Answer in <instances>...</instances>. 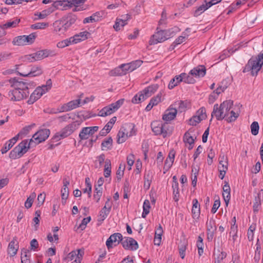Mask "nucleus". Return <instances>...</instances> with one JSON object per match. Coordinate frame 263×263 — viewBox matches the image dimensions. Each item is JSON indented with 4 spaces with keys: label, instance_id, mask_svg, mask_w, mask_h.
Instances as JSON below:
<instances>
[{
    "label": "nucleus",
    "instance_id": "nucleus-1",
    "mask_svg": "<svg viewBox=\"0 0 263 263\" xmlns=\"http://www.w3.org/2000/svg\"><path fill=\"white\" fill-rule=\"evenodd\" d=\"M77 20V16L72 14L64 16L53 23L54 31L59 35L63 34Z\"/></svg>",
    "mask_w": 263,
    "mask_h": 263
},
{
    "label": "nucleus",
    "instance_id": "nucleus-2",
    "mask_svg": "<svg viewBox=\"0 0 263 263\" xmlns=\"http://www.w3.org/2000/svg\"><path fill=\"white\" fill-rule=\"evenodd\" d=\"M263 65V53L260 52L256 57H252L243 69V73L251 72L252 76H256Z\"/></svg>",
    "mask_w": 263,
    "mask_h": 263
},
{
    "label": "nucleus",
    "instance_id": "nucleus-3",
    "mask_svg": "<svg viewBox=\"0 0 263 263\" xmlns=\"http://www.w3.org/2000/svg\"><path fill=\"white\" fill-rule=\"evenodd\" d=\"M34 141L32 139L28 142L27 140H23L15 146L10 153L9 157L12 159H16L22 157L31 147H33Z\"/></svg>",
    "mask_w": 263,
    "mask_h": 263
},
{
    "label": "nucleus",
    "instance_id": "nucleus-4",
    "mask_svg": "<svg viewBox=\"0 0 263 263\" xmlns=\"http://www.w3.org/2000/svg\"><path fill=\"white\" fill-rule=\"evenodd\" d=\"M86 0H63L57 1L53 3V6L54 8H59V6H63L64 9H67V8H71L74 6L73 11H79L83 10V7L81 5L83 4Z\"/></svg>",
    "mask_w": 263,
    "mask_h": 263
},
{
    "label": "nucleus",
    "instance_id": "nucleus-5",
    "mask_svg": "<svg viewBox=\"0 0 263 263\" xmlns=\"http://www.w3.org/2000/svg\"><path fill=\"white\" fill-rule=\"evenodd\" d=\"M80 125V122L76 121L66 126L60 132L57 133L52 138L53 142L58 141L70 135Z\"/></svg>",
    "mask_w": 263,
    "mask_h": 263
},
{
    "label": "nucleus",
    "instance_id": "nucleus-6",
    "mask_svg": "<svg viewBox=\"0 0 263 263\" xmlns=\"http://www.w3.org/2000/svg\"><path fill=\"white\" fill-rule=\"evenodd\" d=\"M124 99H121L115 103H112L103 107L99 112V115L101 117H106L115 112L123 104Z\"/></svg>",
    "mask_w": 263,
    "mask_h": 263
},
{
    "label": "nucleus",
    "instance_id": "nucleus-7",
    "mask_svg": "<svg viewBox=\"0 0 263 263\" xmlns=\"http://www.w3.org/2000/svg\"><path fill=\"white\" fill-rule=\"evenodd\" d=\"M172 29H173L168 30H160L157 32L153 35V39L150 41V44H156L168 39L174 32V31H172Z\"/></svg>",
    "mask_w": 263,
    "mask_h": 263
},
{
    "label": "nucleus",
    "instance_id": "nucleus-8",
    "mask_svg": "<svg viewBox=\"0 0 263 263\" xmlns=\"http://www.w3.org/2000/svg\"><path fill=\"white\" fill-rule=\"evenodd\" d=\"M9 82L11 84V86L14 89L26 90V91H28L29 86H33L34 84L33 82L30 83L20 81V79L17 78H13L9 79Z\"/></svg>",
    "mask_w": 263,
    "mask_h": 263
},
{
    "label": "nucleus",
    "instance_id": "nucleus-9",
    "mask_svg": "<svg viewBox=\"0 0 263 263\" xmlns=\"http://www.w3.org/2000/svg\"><path fill=\"white\" fill-rule=\"evenodd\" d=\"M50 134V131L48 129H42L35 133L32 138L34 141L33 146L45 141L48 138Z\"/></svg>",
    "mask_w": 263,
    "mask_h": 263
},
{
    "label": "nucleus",
    "instance_id": "nucleus-10",
    "mask_svg": "<svg viewBox=\"0 0 263 263\" xmlns=\"http://www.w3.org/2000/svg\"><path fill=\"white\" fill-rule=\"evenodd\" d=\"M29 91L18 90L14 88L13 90L9 91L8 96L11 101H20L26 98L29 96Z\"/></svg>",
    "mask_w": 263,
    "mask_h": 263
},
{
    "label": "nucleus",
    "instance_id": "nucleus-11",
    "mask_svg": "<svg viewBox=\"0 0 263 263\" xmlns=\"http://www.w3.org/2000/svg\"><path fill=\"white\" fill-rule=\"evenodd\" d=\"M167 123H161L158 122H153L151 123V127L155 135H162L165 137L167 135Z\"/></svg>",
    "mask_w": 263,
    "mask_h": 263
},
{
    "label": "nucleus",
    "instance_id": "nucleus-12",
    "mask_svg": "<svg viewBox=\"0 0 263 263\" xmlns=\"http://www.w3.org/2000/svg\"><path fill=\"white\" fill-rule=\"evenodd\" d=\"M83 254V251L81 250L73 251L68 254L65 259L68 261L73 260L72 263H81Z\"/></svg>",
    "mask_w": 263,
    "mask_h": 263
},
{
    "label": "nucleus",
    "instance_id": "nucleus-13",
    "mask_svg": "<svg viewBox=\"0 0 263 263\" xmlns=\"http://www.w3.org/2000/svg\"><path fill=\"white\" fill-rule=\"evenodd\" d=\"M122 240V235L120 233H114L107 239L106 245L108 249L114 246H117Z\"/></svg>",
    "mask_w": 263,
    "mask_h": 263
},
{
    "label": "nucleus",
    "instance_id": "nucleus-14",
    "mask_svg": "<svg viewBox=\"0 0 263 263\" xmlns=\"http://www.w3.org/2000/svg\"><path fill=\"white\" fill-rule=\"evenodd\" d=\"M81 103L80 99L71 101L67 103L63 104L58 112H67L78 107Z\"/></svg>",
    "mask_w": 263,
    "mask_h": 263
},
{
    "label": "nucleus",
    "instance_id": "nucleus-15",
    "mask_svg": "<svg viewBox=\"0 0 263 263\" xmlns=\"http://www.w3.org/2000/svg\"><path fill=\"white\" fill-rule=\"evenodd\" d=\"M173 105H171L164 112L162 116V119L166 122H170L174 120L176 117L177 110L173 107Z\"/></svg>",
    "mask_w": 263,
    "mask_h": 263
},
{
    "label": "nucleus",
    "instance_id": "nucleus-16",
    "mask_svg": "<svg viewBox=\"0 0 263 263\" xmlns=\"http://www.w3.org/2000/svg\"><path fill=\"white\" fill-rule=\"evenodd\" d=\"M18 243L16 237L13 238L12 240L9 243L7 252L10 257L15 256L18 249Z\"/></svg>",
    "mask_w": 263,
    "mask_h": 263
},
{
    "label": "nucleus",
    "instance_id": "nucleus-17",
    "mask_svg": "<svg viewBox=\"0 0 263 263\" xmlns=\"http://www.w3.org/2000/svg\"><path fill=\"white\" fill-rule=\"evenodd\" d=\"M212 118L214 116L217 120H222L226 118V115L224 114V111L222 110V107L221 104L219 106L218 104H215L213 107V110L212 112ZM212 118H211V121Z\"/></svg>",
    "mask_w": 263,
    "mask_h": 263
},
{
    "label": "nucleus",
    "instance_id": "nucleus-18",
    "mask_svg": "<svg viewBox=\"0 0 263 263\" xmlns=\"http://www.w3.org/2000/svg\"><path fill=\"white\" fill-rule=\"evenodd\" d=\"M206 68L204 65H198L190 70V74L195 78H202L206 74Z\"/></svg>",
    "mask_w": 263,
    "mask_h": 263
},
{
    "label": "nucleus",
    "instance_id": "nucleus-19",
    "mask_svg": "<svg viewBox=\"0 0 263 263\" xmlns=\"http://www.w3.org/2000/svg\"><path fill=\"white\" fill-rule=\"evenodd\" d=\"M44 94V91L40 88H36L31 93L29 100L27 101L28 104H32Z\"/></svg>",
    "mask_w": 263,
    "mask_h": 263
},
{
    "label": "nucleus",
    "instance_id": "nucleus-20",
    "mask_svg": "<svg viewBox=\"0 0 263 263\" xmlns=\"http://www.w3.org/2000/svg\"><path fill=\"white\" fill-rule=\"evenodd\" d=\"M53 54L52 51L47 49L42 50L33 53V55L35 57L36 61L41 60L46 57H48L49 55H52Z\"/></svg>",
    "mask_w": 263,
    "mask_h": 263
},
{
    "label": "nucleus",
    "instance_id": "nucleus-21",
    "mask_svg": "<svg viewBox=\"0 0 263 263\" xmlns=\"http://www.w3.org/2000/svg\"><path fill=\"white\" fill-rule=\"evenodd\" d=\"M117 120L116 117H113L110 119V121L106 124L104 128L100 132L99 135L100 136H106L111 130L113 125Z\"/></svg>",
    "mask_w": 263,
    "mask_h": 263
},
{
    "label": "nucleus",
    "instance_id": "nucleus-22",
    "mask_svg": "<svg viewBox=\"0 0 263 263\" xmlns=\"http://www.w3.org/2000/svg\"><path fill=\"white\" fill-rule=\"evenodd\" d=\"M43 70L41 66H35L31 68L30 71L26 74L18 72L19 74L23 77H36L41 75Z\"/></svg>",
    "mask_w": 263,
    "mask_h": 263
},
{
    "label": "nucleus",
    "instance_id": "nucleus-23",
    "mask_svg": "<svg viewBox=\"0 0 263 263\" xmlns=\"http://www.w3.org/2000/svg\"><path fill=\"white\" fill-rule=\"evenodd\" d=\"M193 218L194 219H198L199 217L200 213V204L197 199L193 200V206L192 209Z\"/></svg>",
    "mask_w": 263,
    "mask_h": 263
},
{
    "label": "nucleus",
    "instance_id": "nucleus-24",
    "mask_svg": "<svg viewBox=\"0 0 263 263\" xmlns=\"http://www.w3.org/2000/svg\"><path fill=\"white\" fill-rule=\"evenodd\" d=\"M230 191L231 189L228 182H225V184L223 186L222 196L227 205H228L231 198Z\"/></svg>",
    "mask_w": 263,
    "mask_h": 263
},
{
    "label": "nucleus",
    "instance_id": "nucleus-25",
    "mask_svg": "<svg viewBox=\"0 0 263 263\" xmlns=\"http://www.w3.org/2000/svg\"><path fill=\"white\" fill-rule=\"evenodd\" d=\"M233 105V102L231 100H227L224 101L221 104L222 107V110L224 111V114L226 115V118H227L230 112V110Z\"/></svg>",
    "mask_w": 263,
    "mask_h": 263
},
{
    "label": "nucleus",
    "instance_id": "nucleus-26",
    "mask_svg": "<svg viewBox=\"0 0 263 263\" xmlns=\"http://www.w3.org/2000/svg\"><path fill=\"white\" fill-rule=\"evenodd\" d=\"M55 9H57L56 8H54L53 6L52 7L48 8L47 10H44L42 11V12L40 13H35L34 14L35 16H37V17H35L33 20L34 21L40 20V19H43L45 18L47 16L49 15L51 13H52L53 11H54Z\"/></svg>",
    "mask_w": 263,
    "mask_h": 263
},
{
    "label": "nucleus",
    "instance_id": "nucleus-27",
    "mask_svg": "<svg viewBox=\"0 0 263 263\" xmlns=\"http://www.w3.org/2000/svg\"><path fill=\"white\" fill-rule=\"evenodd\" d=\"M183 76V74L181 73L179 75L176 76L174 78L171 79L168 84V88L170 89H172L175 86H177L180 83L183 82L182 77Z\"/></svg>",
    "mask_w": 263,
    "mask_h": 263
},
{
    "label": "nucleus",
    "instance_id": "nucleus-28",
    "mask_svg": "<svg viewBox=\"0 0 263 263\" xmlns=\"http://www.w3.org/2000/svg\"><path fill=\"white\" fill-rule=\"evenodd\" d=\"M90 35V33L87 31L81 32L78 34H75L73 36V37L76 41V43H78L81 41H84L88 38V36Z\"/></svg>",
    "mask_w": 263,
    "mask_h": 263
},
{
    "label": "nucleus",
    "instance_id": "nucleus-29",
    "mask_svg": "<svg viewBox=\"0 0 263 263\" xmlns=\"http://www.w3.org/2000/svg\"><path fill=\"white\" fill-rule=\"evenodd\" d=\"M127 138V133H126V129L124 127H122L119 130L117 135L118 143L120 144L125 142Z\"/></svg>",
    "mask_w": 263,
    "mask_h": 263
},
{
    "label": "nucleus",
    "instance_id": "nucleus-30",
    "mask_svg": "<svg viewBox=\"0 0 263 263\" xmlns=\"http://www.w3.org/2000/svg\"><path fill=\"white\" fill-rule=\"evenodd\" d=\"M194 132V129L193 128H190L187 131L184 135L183 136V141L185 143H189V145H191V144H194L195 139L193 137L191 136V134Z\"/></svg>",
    "mask_w": 263,
    "mask_h": 263
},
{
    "label": "nucleus",
    "instance_id": "nucleus-31",
    "mask_svg": "<svg viewBox=\"0 0 263 263\" xmlns=\"http://www.w3.org/2000/svg\"><path fill=\"white\" fill-rule=\"evenodd\" d=\"M74 40L75 39H73V36H72L69 39H67L66 40L59 42L57 44V47L59 48H63L69 46L70 44H76V41H74Z\"/></svg>",
    "mask_w": 263,
    "mask_h": 263
},
{
    "label": "nucleus",
    "instance_id": "nucleus-32",
    "mask_svg": "<svg viewBox=\"0 0 263 263\" xmlns=\"http://www.w3.org/2000/svg\"><path fill=\"white\" fill-rule=\"evenodd\" d=\"M112 145V139L111 137H108L104 139L101 143L102 151H107L111 149Z\"/></svg>",
    "mask_w": 263,
    "mask_h": 263
},
{
    "label": "nucleus",
    "instance_id": "nucleus-33",
    "mask_svg": "<svg viewBox=\"0 0 263 263\" xmlns=\"http://www.w3.org/2000/svg\"><path fill=\"white\" fill-rule=\"evenodd\" d=\"M100 17V13L96 12L93 14L91 16L84 18L83 22L84 24L96 22L99 21Z\"/></svg>",
    "mask_w": 263,
    "mask_h": 263
},
{
    "label": "nucleus",
    "instance_id": "nucleus-34",
    "mask_svg": "<svg viewBox=\"0 0 263 263\" xmlns=\"http://www.w3.org/2000/svg\"><path fill=\"white\" fill-rule=\"evenodd\" d=\"M175 153L174 151H172L170 152L168 156L165 161V166L168 168H170L174 161Z\"/></svg>",
    "mask_w": 263,
    "mask_h": 263
},
{
    "label": "nucleus",
    "instance_id": "nucleus-35",
    "mask_svg": "<svg viewBox=\"0 0 263 263\" xmlns=\"http://www.w3.org/2000/svg\"><path fill=\"white\" fill-rule=\"evenodd\" d=\"M30 252L29 250L23 249L22 250L21 262L22 263H30Z\"/></svg>",
    "mask_w": 263,
    "mask_h": 263
},
{
    "label": "nucleus",
    "instance_id": "nucleus-36",
    "mask_svg": "<svg viewBox=\"0 0 263 263\" xmlns=\"http://www.w3.org/2000/svg\"><path fill=\"white\" fill-rule=\"evenodd\" d=\"M210 7L209 6L208 3L206 1H205V4H203L202 5L198 7L197 8V9L195 11L194 13V16L196 17L199 16Z\"/></svg>",
    "mask_w": 263,
    "mask_h": 263
},
{
    "label": "nucleus",
    "instance_id": "nucleus-37",
    "mask_svg": "<svg viewBox=\"0 0 263 263\" xmlns=\"http://www.w3.org/2000/svg\"><path fill=\"white\" fill-rule=\"evenodd\" d=\"M109 213L110 211L109 210H107L106 207H103L100 212V214L98 216V221L102 222L106 218Z\"/></svg>",
    "mask_w": 263,
    "mask_h": 263
},
{
    "label": "nucleus",
    "instance_id": "nucleus-38",
    "mask_svg": "<svg viewBox=\"0 0 263 263\" xmlns=\"http://www.w3.org/2000/svg\"><path fill=\"white\" fill-rule=\"evenodd\" d=\"M181 74L184 75L182 77L183 82L187 84H194L196 82L194 76L190 74V71L188 74L186 73H181Z\"/></svg>",
    "mask_w": 263,
    "mask_h": 263
},
{
    "label": "nucleus",
    "instance_id": "nucleus-39",
    "mask_svg": "<svg viewBox=\"0 0 263 263\" xmlns=\"http://www.w3.org/2000/svg\"><path fill=\"white\" fill-rule=\"evenodd\" d=\"M90 135L89 128L88 127H83L79 134V138L81 140L87 139Z\"/></svg>",
    "mask_w": 263,
    "mask_h": 263
},
{
    "label": "nucleus",
    "instance_id": "nucleus-40",
    "mask_svg": "<svg viewBox=\"0 0 263 263\" xmlns=\"http://www.w3.org/2000/svg\"><path fill=\"white\" fill-rule=\"evenodd\" d=\"M147 97L145 96L143 91H140L138 94L136 95L133 98V103H139L142 101H143Z\"/></svg>",
    "mask_w": 263,
    "mask_h": 263
},
{
    "label": "nucleus",
    "instance_id": "nucleus-41",
    "mask_svg": "<svg viewBox=\"0 0 263 263\" xmlns=\"http://www.w3.org/2000/svg\"><path fill=\"white\" fill-rule=\"evenodd\" d=\"M158 85H153L149 86L148 87L145 88L144 90H143L144 93L146 97H150L153 93L155 92V91H156V90L158 88Z\"/></svg>",
    "mask_w": 263,
    "mask_h": 263
},
{
    "label": "nucleus",
    "instance_id": "nucleus-42",
    "mask_svg": "<svg viewBox=\"0 0 263 263\" xmlns=\"http://www.w3.org/2000/svg\"><path fill=\"white\" fill-rule=\"evenodd\" d=\"M111 173V161L109 159H106L105 161L104 175L107 178L110 176Z\"/></svg>",
    "mask_w": 263,
    "mask_h": 263
},
{
    "label": "nucleus",
    "instance_id": "nucleus-43",
    "mask_svg": "<svg viewBox=\"0 0 263 263\" xmlns=\"http://www.w3.org/2000/svg\"><path fill=\"white\" fill-rule=\"evenodd\" d=\"M257 193V196L255 197V200L253 204V210L254 212H257L259 210V207L261 204L260 192Z\"/></svg>",
    "mask_w": 263,
    "mask_h": 263
},
{
    "label": "nucleus",
    "instance_id": "nucleus-44",
    "mask_svg": "<svg viewBox=\"0 0 263 263\" xmlns=\"http://www.w3.org/2000/svg\"><path fill=\"white\" fill-rule=\"evenodd\" d=\"M123 248L125 249H132V238L122 236V240L121 241Z\"/></svg>",
    "mask_w": 263,
    "mask_h": 263
},
{
    "label": "nucleus",
    "instance_id": "nucleus-45",
    "mask_svg": "<svg viewBox=\"0 0 263 263\" xmlns=\"http://www.w3.org/2000/svg\"><path fill=\"white\" fill-rule=\"evenodd\" d=\"M24 41L25 43V45H31L34 43L35 38L36 37V35L35 33H32L28 35H24Z\"/></svg>",
    "mask_w": 263,
    "mask_h": 263
},
{
    "label": "nucleus",
    "instance_id": "nucleus-46",
    "mask_svg": "<svg viewBox=\"0 0 263 263\" xmlns=\"http://www.w3.org/2000/svg\"><path fill=\"white\" fill-rule=\"evenodd\" d=\"M12 44L15 46H25V43L23 35H20L15 37L12 41Z\"/></svg>",
    "mask_w": 263,
    "mask_h": 263
},
{
    "label": "nucleus",
    "instance_id": "nucleus-47",
    "mask_svg": "<svg viewBox=\"0 0 263 263\" xmlns=\"http://www.w3.org/2000/svg\"><path fill=\"white\" fill-rule=\"evenodd\" d=\"M20 22V18H15L14 20H10V21L8 22L6 24L3 25V27L5 28L6 29L10 28H14L15 27L18 25V24Z\"/></svg>",
    "mask_w": 263,
    "mask_h": 263
},
{
    "label": "nucleus",
    "instance_id": "nucleus-48",
    "mask_svg": "<svg viewBox=\"0 0 263 263\" xmlns=\"http://www.w3.org/2000/svg\"><path fill=\"white\" fill-rule=\"evenodd\" d=\"M110 76H119L124 75V72L121 69V65L110 70L109 72Z\"/></svg>",
    "mask_w": 263,
    "mask_h": 263
},
{
    "label": "nucleus",
    "instance_id": "nucleus-49",
    "mask_svg": "<svg viewBox=\"0 0 263 263\" xmlns=\"http://www.w3.org/2000/svg\"><path fill=\"white\" fill-rule=\"evenodd\" d=\"M207 232H215L216 226L215 221L211 219L206 222Z\"/></svg>",
    "mask_w": 263,
    "mask_h": 263
},
{
    "label": "nucleus",
    "instance_id": "nucleus-50",
    "mask_svg": "<svg viewBox=\"0 0 263 263\" xmlns=\"http://www.w3.org/2000/svg\"><path fill=\"white\" fill-rule=\"evenodd\" d=\"M150 203L148 200H145L143 203V211L142 214L143 218H145L146 215L149 213Z\"/></svg>",
    "mask_w": 263,
    "mask_h": 263
},
{
    "label": "nucleus",
    "instance_id": "nucleus-51",
    "mask_svg": "<svg viewBox=\"0 0 263 263\" xmlns=\"http://www.w3.org/2000/svg\"><path fill=\"white\" fill-rule=\"evenodd\" d=\"M36 197V194L35 193H32L29 196V197L27 199L26 202H25V206L27 209H29L31 207L32 204L33 203V200Z\"/></svg>",
    "mask_w": 263,
    "mask_h": 263
},
{
    "label": "nucleus",
    "instance_id": "nucleus-52",
    "mask_svg": "<svg viewBox=\"0 0 263 263\" xmlns=\"http://www.w3.org/2000/svg\"><path fill=\"white\" fill-rule=\"evenodd\" d=\"M172 188L173 190V199L175 202H178L179 198V185H177V183L172 185Z\"/></svg>",
    "mask_w": 263,
    "mask_h": 263
},
{
    "label": "nucleus",
    "instance_id": "nucleus-53",
    "mask_svg": "<svg viewBox=\"0 0 263 263\" xmlns=\"http://www.w3.org/2000/svg\"><path fill=\"white\" fill-rule=\"evenodd\" d=\"M202 120V119H201V118L199 116H197L196 115L195 116H194L189 120L188 123L190 125L196 126L197 124L200 122Z\"/></svg>",
    "mask_w": 263,
    "mask_h": 263
},
{
    "label": "nucleus",
    "instance_id": "nucleus-54",
    "mask_svg": "<svg viewBox=\"0 0 263 263\" xmlns=\"http://www.w3.org/2000/svg\"><path fill=\"white\" fill-rule=\"evenodd\" d=\"M256 226L255 224H252L250 226L247 233L248 240L252 241L254 238V231L255 230Z\"/></svg>",
    "mask_w": 263,
    "mask_h": 263
},
{
    "label": "nucleus",
    "instance_id": "nucleus-55",
    "mask_svg": "<svg viewBox=\"0 0 263 263\" xmlns=\"http://www.w3.org/2000/svg\"><path fill=\"white\" fill-rule=\"evenodd\" d=\"M61 196L63 204L66 203V199H67L69 195V189L65 187H63L61 190Z\"/></svg>",
    "mask_w": 263,
    "mask_h": 263
},
{
    "label": "nucleus",
    "instance_id": "nucleus-56",
    "mask_svg": "<svg viewBox=\"0 0 263 263\" xmlns=\"http://www.w3.org/2000/svg\"><path fill=\"white\" fill-rule=\"evenodd\" d=\"M259 126L257 122L254 121L251 125V133L253 135L256 136L258 134Z\"/></svg>",
    "mask_w": 263,
    "mask_h": 263
},
{
    "label": "nucleus",
    "instance_id": "nucleus-57",
    "mask_svg": "<svg viewBox=\"0 0 263 263\" xmlns=\"http://www.w3.org/2000/svg\"><path fill=\"white\" fill-rule=\"evenodd\" d=\"M48 26V23H37L34 24H32L31 26V28L32 29H45Z\"/></svg>",
    "mask_w": 263,
    "mask_h": 263
},
{
    "label": "nucleus",
    "instance_id": "nucleus-58",
    "mask_svg": "<svg viewBox=\"0 0 263 263\" xmlns=\"http://www.w3.org/2000/svg\"><path fill=\"white\" fill-rule=\"evenodd\" d=\"M14 143H11V141L9 140L5 144V145L1 149V152L3 154L6 153L9 149H10L14 145Z\"/></svg>",
    "mask_w": 263,
    "mask_h": 263
},
{
    "label": "nucleus",
    "instance_id": "nucleus-59",
    "mask_svg": "<svg viewBox=\"0 0 263 263\" xmlns=\"http://www.w3.org/2000/svg\"><path fill=\"white\" fill-rule=\"evenodd\" d=\"M58 119L60 122H65L70 119H74V115L72 114H66L63 116H59Z\"/></svg>",
    "mask_w": 263,
    "mask_h": 263
},
{
    "label": "nucleus",
    "instance_id": "nucleus-60",
    "mask_svg": "<svg viewBox=\"0 0 263 263\" xmlns=\"http://www.w3.org/2000/svg\"><path fill=\"white\" fill-rule=\"evenodd\" d=\"M229 115L230 116L226 119L227 121L229 123L235 121L239 116V114L235 112L233 110H231Z\"/></svg>",
    "mask_w": 263,
    "mask_h": 263
},
{
    "label": "nucleus",
    "instance_id": "nucleus-61",
    "mask_svg": "<svg viewBox=\"0 0 263 263\" xmlns=\"http://www.w3.org/2000/svg\"><path fill=\"white\" fill-rule=\"evenodd\" d=\"M121 18H117V19L119 20L120 22H121V27H124L125 25L127 24V21L130 18V15L129 14L122 15L121 16Z\"/></svg>",
    "mask_w": 263,
    "mask_h": 263
},
{
    "label": "nucleus",
    "instance_id": "nucleus-62",
    "mask_svg": "<svg viewBox=\"0 0 263 263\" xmlns=\"http://www.w3.org/2000/svg\"><path fill=\"white\" fill-rule=\"evenodd\" d=\"M161 94H158L156 97H153L150 101L149 103L154 107L157 105L159 102H161Z\"/></svg>",
    "mask_w": 263,
    "mask_h": 263
},
{
    "label": "nucleus",
    "instance_id": "nucleus-63",
    "mask_svg": "<svg viewBox=\"0 0 263 263\" xmlns=\"http://www.w3.org/2000/svg\"><path fill=\"white\" fill-rule=\"evenodd\" d=\"M91 217L90 216L87 217V218H84L82 220L81 223L80 224L78 227V229H80L81 230H83L86 228L87 224L90 221Z\"/></svg>",
    "mask_w": 263,
    "mask_h": 263
},
{
    "label": "nucleus",
    "instance_id": "nucleus-64",
    "mask_svg": "<svg viewBox=\"0 0 263 263\" xmlns=\"http://www.w3.org/2000/svg\"><path fill=\"white\" fill-rule=\"evenodd\" d=\"M125 168V165L123 166L121 164L117 171V178L118 180H121L124 174V170Z\"/></svg>",
    "mask_w": 263,
    "mask_h": 263
}]
</instances>
